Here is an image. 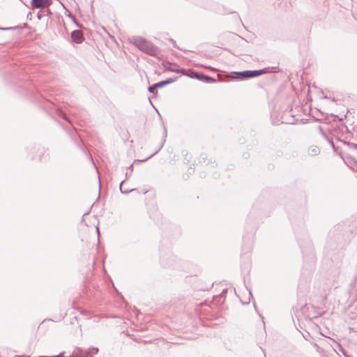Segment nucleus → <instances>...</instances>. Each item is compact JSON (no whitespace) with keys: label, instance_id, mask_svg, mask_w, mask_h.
<instances>
[{"label":"nucleus","instance_id":"nucleus-1","mask_svg":"<svg viewBox=\"0 0 357 357\" xmlns=\"http://www.w3.org/2000/svg\"><path fill=\"white\" fill-rule=\"evenodd\" d=\"M134 45L141 51L151 56H156L159 52L154 45L142 38H135L134 40Z\"/></svg>","mask_w":357,"mask_h":357},{"label":"nucleus","instance_id":"nucleus-2","mask_svg":"<svg viewBox=\"0 0 357 357\" xmlns=\"http://www.w3.org/2000/svg\"><path fill=\"white\" fill-rule=\"evenodd\" d=\"M72 40L77 43H81L83 40V34L81 31L76 30L71 33Z\"/></svg>","mask_w":357,"mask_h":357},{"label":"nucleus","instance_id":"nucleus-3","mask_svg":"<svg viewBox=\"0 0 357 357\" xmlns=\"http://www.w3.org/2000/svg\"><path fill=\"white\" fill-rule=\"evenodd\" d=\"M49 4L48 0H32L31 6L33 8H41L47 6Z\"/></svg>","mask_w":357,"mask_h":357},{"label":"nucleus","instance_id":"nucleus-4","mask_svg":"<svg viewBox=\"0 0 357 357\" xmlns=\"http://www.w3.org/2000/svg\"><path fill=\"white\" fill-rule=\"evenodd\" d=\"M263 73V70L247 71L243 73L245 77H255Z\"/></svg>","mask_w":357,"mask_h":357},{"label":"nucleus","instance_id":"nucleus-5","mask_svg":"<svg viewBox=\"0 0 357 357\" xmlns=\"http://www.w3.org/2000/svg\"><path fill=\"white\" fill-rule=\"evenodd\" d=\"M89 230L95 234L98 231V227H97L96 223H93L91 226H90Z\"/></svg>","mask_w":357,"mask_h":357},{"label":"nucleus","instance_id":"nucleus-6","mask_svg":"<svg viewBox=\"0 0 357 357\" xmlns=\"http://www.w3.org/2000/svg\"><path fill=\"white\" fill-rule=\"evenodd\" d=\"M170 82H171V81H169V80L161 82H159V83L156 84L155 85V86H162L165 85L166 84H168V83H170Z\"/></svg>","mask_w":357,"mask_h":357},{"label":"nucleus","instance_id":"nucleus-7","mask_svg":"<svg viewBox=\"0 0 357 357\" xmlns=\"http://www.w3.org/2000/svg\"><path fill=\"white\" fill-rule=\"evenodd\" d=\"M88 218L89 217H84V218H83V222H84L86 225V221H87Z\"/></svg>","mask_w":357,"mask_h":357},{"label":"nucleus","instance_id":"nucleus-8","mask_svg":"<svg viewBox=\"0 0 357 357\" xmlns=\"http://www.w3.org/2000/svg\"><path fill=\"white\" fill-rule=\"evenodd\" d=\"M62 116H63V118L64 119H66V120H67V118H66V115H65L64 114H62Z\"/></svg>","mask_w":357,"mask_h":357},{"label":"nucleus","instance_id":"nucleus-9","mask_svg":"<svg viewBox=\"0 0 357 357\" xmlns=\"http://www.w3.org/2000/svg\"><path fill=\"white\" fill-rule=\"evenodd\" d=\"M153 87H150V88H149V91H153Z\"/></svg>","mask_w":357,"mask_h":357}]
</instances>
